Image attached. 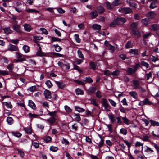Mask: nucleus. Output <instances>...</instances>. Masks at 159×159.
Wrapping results in <instances>:
<instances>
[{"mask_svg":"<svg viewBox=\"0 0 159 159\" xmlns=\"http://www.w3.org/2000/svg\"><path fill=\"white\" fill-rule=\"evenodd\" d=\"M114 21L116 22L118 25H122L126 21V19L120 16L117 17L114 19Z\"/></svg>","mask_w":159,"mask_h":159,"instance_id":"obj_1","label":"nucleus"},{"mask_svg":"<svg viewBox=\"0 0 159 159\" xmlns=\"http://www.w3.org/2000/svg\"><path fill=\"white\" fill-rule=\"evenodd\" d=\"M118 11L125 14H130L133 12L130 8L125 7L119 9Z\"/></svg>","mask_w":159,"mask_h":159,"instance_id":"obj_2","label":"nucleus"},{"mask_svg":"<svg viewBox=\"0 0 159 159\" xmlns=\"http://www.w3.org/2000/svg\"><path fill=\"white\" fill-rule=\"evenodd\" d=\"M8 50L11 51H17L19 50L18 47L11 44L9 45Z\"/></svg>","mask_w":159,"mask_h":159,"instance_id":"obj_3","label":"nucleus"},{"mask_svg":"<svg viewBox=\"0 0 159 159\" xmlns=\"http://www.w3.org/2000/svg\"><path fill=\"white\" fill-rule=\"evenodd\" d=\"M130 34L131 35L137 36L138 38H139L141 36V34L139 30H132L130 32Z\"/></svg>","mask_w":159,"mask_h":159,"instance_id":"obj_4","label":"nucleus"},{"mask_svg":"<svg viewBox=\"0 0 159 159\" xmlns=\"http://www.w3.org/2000/svg\"><path fill=\"white\" fill-rule=\"evenodd\" d=\"M132 82L134 89H138L140 85L139 81L138 80L134 79L132 80Z\"/></svg>","mask_w":159,"mask_h":159,"instance_id":"obj_5","label":"nucleus"},{"mask_svg":"<svg viewBox=\"0 0 159 159\" xmlns=\"http://www.w3.org/2000/svg\"><path fill=\"white\" fill-rule=\"evenodd\" d=\"M97 12L98 11V13L100 14L103 13L105 11V10L104 7L102 6H98L96 10Z\"/></svg>","mask_w":159,"mask_h":159,"instance_id":"obj_6","label":"nucleus"},{"mask_svg":"<svg viewBox=\"0 0 159 159\" xmlns=\"http://www.w3.org/2000/svg\"><path fill=\"white\" fill-rule=\"evenodd\" d=\"M20 26L17 24H16L12 26L13 29L18 33H20L21 32V30H20Z\"/></svg>","mask_w":159,"mask_h":159,"instance_id":"obj_7","label":"nucleus"},{"mask_svg":"<svg viewBox=\"0 0 159 159\" xmlns=\"http://www.w3.org/2000/svg\"><path fill=\"white\" fill-rule=\"evenodd\" d=\"M101 100V104L102 106L103 107H109L110 105L107 100L106 98H102Z\"/></svg>","mask_w":159,"mask_h":159,"instance_id":"obj_8","label":"nucleus"},{"mask_svg":"<svg viewBox=\"0 0 159 159\" xmlns=\"http://www.w3.org/2000/svg\"><path fill=\"white\" fill-rule=\"evenodd\" d=\"M3 30L4 31V33L7 35L11 34L12 32V30H11L10 27H6L3 29Z\"/></svg>","mask_w":159,"mask_h":159,"instance_id":"obj_9","label":"nucleus"},{"mask_svg":"<svg viewBox=\"0 0 159 159\" xmlns=\"http://www.w3.org/2000/svg\"><path fill=\"white\" fill-rule=\"evenodd\" d=\"M44 95L46 98H51V93L50 92L46 89L44 92Z\"/></svg>","mask_w":159,"mask_h":159,"instance_id":"obj_10","label":"nucleus"},{"mask_svg":"<svg viewBox=\"0 0 159 159\" xmlns=\"http://www.w3.org/2000/svg\"><path fill=\"white\" fill-rule=\"evenodd\" d=\"M23 26L25 30L27 32H30L33 29V28L31 27L30 25L26 23L24 24Z\"/></svg>","mask_w":159,"mask_h":159,"instance_id":"obj_11","label":"nucleus"},{"mask_svg":"<svg viewBox=\"0 0 159 159\" xmlns=\"http://www.w3.org/2000/svg\"><path fill=\"white\" fill-rule=\"evenodd\" d=\"M90 15L91 16L92 19L95 18L98 15L97 10H95L92 11L90 13Z\"/></svg>","mask_w":159,"mask_h":159,"instance_id":"obj_12","label":"nucleus"},{"mask_svg":"<svg viewBox=\"0 0 159 159\" xmlns=\"http://www.w3.org/2000/svg\"><path fill=\"white\" fill-rule=\"evenodd\" d=\"M151 30L153 31H157L159 30V25L153 24L151 26Z\"/></svg>","mask_w":159,"mask_h":159,"instance_id":"obj_13","label":"nucleus"},{"mask_svg":"<svg viewBox=\"0 0 159 159\" xmlns=\"http://www.w3.org/2000/svg\"><path fill=\"white\" fill-rule=\"evenodd\" d=\"M155 13L153 11H149L146 13V16L150 18H153L155 16Z\"/></svg>","mask_w":159,"mask_h":159,"instance_id":"obj_14","label":"nucleus"},{"mask_svg":"<svg viewBox=\"0 0 159 159\" xmlns=\"http://www.w3.org/2000/svg\"><path fill=\"white\" fill-rule=\"evenodd\" d=\"M126 72L128 75H132L135 72L133 69L130 67L127 68Z\"/></svg>","mask_w":159,"mask_h":159,"instance_id":"obj_15","label":"nucleus"},{"mask_svg":"<svg viewBox=\"0 0 159 159\" xmlns=\"http://www.w3.org/2000/svg\"><path fill=\"white\" fill-rule=\"evenodd\" d=\"M157 2V0H156L155 1V0H153L151 3L150 5L149 6V7L151 9H153L157 7V6L155 5L156 4Z\"/></svg>","mask_w":159,"mask_h":159,"instance_id":"obj_16","label":"nucleus"},{"mask_svg":"<svg viewBox=\"0 0 159 159\" xmlns=\"http://www.w3.org/2000/svg\"><path fill=\"white\" fill-rule=\"evenodd\" d=\"M129 52L134 54V56H137L139 55L138 50L137 49H131L130 50Z\"/></svg>","mask_w":159,"mask_h":159,"instance_id":"obj_17","label":"nucleus"},{"mask_svg":"<svg viewBox=\"0 0 159 159\" xmlns=\"http://www.w3.org/2000/svg\"><path fill=\"white\" fill-rule=\"evenodd\" d=\"M149 20L148 19L145 18L141 20V22L143 25L146 26L148 25L149 24Z\"/></svg>","mask_w":159,"mask_h":159,"instance_id":"obj_18","label":"nucleus"},{"mask_svg":"<svg viewBox=\"0 0 159 159\" xmlns=\"http://www.w3.org/2000/svg\"><path fill=\"white\" fill-rule=\"evenodd\" d=\"M89 66L91 69L93 70L96 69V64L93 61H91L89 63Z\"/></svg>","mask_w":159,"mask_h":159,"instance_id":"obj_19","label":"nucleus"},{"mask_svg":"<svg viewBox=\"0 0 159 159\" xmlns=\"http://www.w3.org/2000/svg\"><path fill=\"white\" fill-rule=\"evenodd\" d=\"M29 106L34 110L36 109V107L35 104L32 100H29Z\"/></svg>","mask_w":159,"mask_h":159,"instance_id":"obj_20","label":"nucleus"},{"mask_svg":"<svg viewBox=\"0 0 159 159\" xmlns=\"http://www.w3.org/2000/svg\"><path fill=\"white\" fill-rule=\"evenodd\" d=\"M149 122L151 123V125H152L153 126H159V123L158 121H155L151 119L150 120Z\"/></svg>","mask_w":159,"mask_h":159,"instance_id":"obj_21","label":"nucleus"},{"mask_svg":"<svg viewBox=\"0 0 159 159\" xmlns=\"http://www.w3.org/2000/svg\"><path fill=\"white\" fill-rule=\"evenodd\" d=\"M143 105H151L152 104V102L150 101L149 100L148 98H145L143 101Z\"/></svg>","mask_w":159,"mask_h":159,"instance_id":"obj_22","label":"nucleus"},{"mask_svg":"<svg viewBox=\"0 0 159 159\" xmlns=\"http://www.w3.org/2000/svg\"><path fill=\"white\" fill-rule=\"evenodd\" d=\"M75 110L79 112H83L85 111V109L82 108H80L79 106H75Z\"/></svg>","mask_w":159,"mask_h":159,"instance_id":"obj_23","label":"nucleus"},{"mask_svg":"<svg viewBox=\"0 0 159 159\" xmlns=\"http://www.w3.org/2000/svg\"><path fill=\"white\" fill-rule=\"evenodd\" d=\"M77 52L79 57L82 60H84V55L82 53V51L81 50L79 49L78 50Z\"/></svg>","mask_w":159,"mask_h":159,"instance_id":"obj_24","label":"nucleus"},{"mask_svg":"<svg viewBox=\"0 0 159 159\" xmlns=\"http://www.w3.org/2000/svg\"><path fill=\"white\" fill-rule=\"evenodd\" d=\"M74 116L75 117V121L77 122H79L81 120V117L80 114L79 113L76 114L74 113Z\"/></svg>","mask_w":159,"mask_h":159,"instance_id":"obj_25","label":"nucleus"},{"mask_svg":"<svg viewBox=\"0 0 159 159\" xmlns=\"http://www.w3.org/2000/svg\"><path fill=\"white\" fill-rule=\"evenodd\" d=\"M84 80L86 83H91L93 82V80L90 77H86L85 78Z\"/></svg>","mask_w":159,"mask_h":159,"instance_id":"obj_26","label":"nucleus"},{"mask_svg":"<svg viewBox=\"0 0 159 159\" xmlns=\"http://www.w3.org/2000/svg\"><path fill=\"white\" fill-rule=\"evenodd\" d=\"M74 69L78 71V72L80 74H81L83 73V71L80 68V67L76 65L75 64H73Z\"/></svg>","mask_w":159,"mask_h":159,"instance_id":"obj_27","label":"nucleus"},{"mask_svg":"<svg viewBox=\"0 0 159 159\" xmlns=\"http://www.w3.org/2000/svg\"><path fill=\"white\" fill-rule=\"evenodd\" d=\"M108 117L112 123H114L115 121V117L114 115L112 114H109L108 115Z\"/></svg>","mask_w":159,"mask_h":159,"instance_id":"obj_28","label":"nucleus"},{"mask_svg":"<svg viewBox=\"0 0 159 159\" xmlns=\"http://www.w3.org/2000/svg\"><path fill=\"white\" fill-rule=\"evenodd\" d=\"M92 28L95 30H101V26L99 25L94 24L93 25Z\"/></svg>","mask_w":159,"mask_h":159,"instance_id":"obj_29","label":"nucleus"},{"mask_svg":"<svg viewBox=\"0 0 159 159\" xmlns=\"http://www.w3.org/2000/svg\"><path fill=\"white\" fill-rule=\"evenodd\" d=\"M107 47L112 52H113L115 50V48L114 46H112L109 43H107Z\"/></svg>","mask_w":159,"mask_h":159,"instance_id":"obj_30","label":"nucleus"},{"mask_svg":"<svg viewBox=\"0 0 159 159\" xmlns=\"http://www.w3.org/2000/svg\"><path fill=\"white\" fill-rule=\"evenodd\" d=\"M137 24L135 22L132 23L130 25V26L132 30H136L137 29Z\"/></svg>","mask_w":159,"mask_h":159,"instance_id":"obj_31","label":"nucleus"},{"mask_svg":"<svg viewBox=\"0 0 159 159\" xmlns=\"http://www.w3.org/2000/svg\"><path fill=\"white\" fill-rule=\"evenodd\" d=\"M24 130L27 133L29 134H31L32 133V130L31 128V127H27L24 128Z\"/></svg>","mask_w":159,"mask_h":159,"instance_id":"obj_32","label":"nucleus"},{"mask_svg":"<svg viewBox=\"0 0 159 159\" xmlns=\"http://www.w3.org/2000/svg\"><path fill=\"white\" fill-rule=\"evenodd\" d=\"M65 66V69L66 70H68L70 68V64L67 63L66 64H63L62 62H60V67Z\"/></svg>","mask_w":159,"mask_h":159,"instance_id":"obj_33","label":"nucleus"},{"mask_svg":"<svg viewBox=\"0 0 159 159\" xmlns=\"http://www.w3.org/2000/svg\"><path fill=\"white\" fill-rule=\"evenodd\" d=\"M106 7L107 8L108 10H111L113 9L114 7V5H113V4L111 5V3L108 2H107L106 3Z\"/></svg>","mask_w":159,"mask_h":159,"instance_id":"obj_34","label":"nucleus"},{"mask_svg":"<svg viewBox=\"0 0 159 159\" xmlns=\"http://www.w3.org/2000/svg\"><path fill=\"white\" fill-rule=\"evenodd\" d=\"M7 121L8 123L10 125L12 124L13 123V120L11 117H8L7 118Z\"/></svg>","mask_w":159,"mask_h":159,"instance_id":"obj_35","label":"nucleus"},{"mask_svg":"<svg viewBox=\"0 0 159 159\" xmlns=\"http://www.w3.org/2000/svg\"><path fill=\"white\" fill-rule=\"evenodd\" d=\"M120 73V70H116L115 71L112 72L111 74L113 75L114 76H117L119 75Z\"/></svg>","mask_w":159,"mask_h":159,"instance_id":"obj_36","label":"nucleus"},{"mask_svg":"<svg viewBox=\"0 0 159 159\" xmlns=\"http://www.w3.org/2000/svg\"><path fill=\"white\" fill-rule=\"evenodd\" d=\"M26 12L28 13H37L39 12V11L35 9H28L26 10Z\"/></svg>","mask_w":159,"mask_h":159,"instance_id":"obj_37","label":"nucleus"},{"mask_svg":"<svg viewBox=\"0 0 159 159\" xmlns=\"http://www.w3.org/2000/svg\"><path fill=\"white\" fill-rule=\"evenodd\" d=\"M75 92L77 95L79 94L83 95L84 94L83 91L79 88L76 89Z\"/></svg>","mask_w":159,"mask_h":159,"instance_id":"obj_38","label":"nucleus"},{"mask_svg":"<svg viewBox=\"0 0 159 159\" xmlns=\"http://www.w3.org/2000/svg\"><path fill=\"white\" fill-rule=\"evenodd\" d=\"M129 94L135 99H137V94L135 91L130 92H129Z\"/></svg>","mask_w":159,"mask_h":159,"instance_id":"obj_39","label":"nucleus"},{"mask_svg":"<svg viewBox=\"0 0 159 159\" xmlns=\"http://www.w3.org/2000/svg\"><path fill=\"white\" fill-rule=\"evenodd\" d=\"M37 55L38 56H42L44 55V54L41 51V48L39 47V49L36 52Z\"/></svg>","mask_w":159,"mask_h":159,"instance_id":"obj_40","label":"nucleus"},{"mask_svg":"<svg viewBox=\"0 0 159 159\" xmlns=\"http://www.w3.org/2000/svg\"><path fill=\"white\" fill-rule=\"evenodd\" d=\"M61 143L62 144H64L65 145H69L70 143L69 142L63 137L62 138V139L61 140Z\"/></svg>","mask_w":159,"mask_h":159,"instance_id":"obj_41","label":"nucleus"},{"mask_svg":"<svg viewBox=\"0 0 159 159\" xmlns=\"http://www.w3.org/2000/svg\"><path fill=\"white\" fill-rule=\"evenodd\" d=\"M96 90V88L94 87H91L88 89L89 92L92 93H94Z\"/></svg>","mask_w":159,"mask_h":159,"instance_id":"obj_42","label":"nucleus"},{"mask_svg":"<svg viewBox=\"0 0 159 159\" xmlns=\"http://www.w3.org/2000/svg\"><path fill=\"white\" fill-rule=\"evenodd\" d=\"M150 59L152 61L154 62H156L159 60L157 56L156 57L153 55H151V56Z\"/></svg>","mask_w":159,"mask_h":159,"instance_id":"obj_43","label":"nucleus"},{"mask_svg":"<svg viewBox=\"0 0 159 159\" xmlns=\"http://www.w3.org/2000/svg\"><path fill=\"white\" fill-rule=\"evenodd\" d=\"M14 65L13 64H10L8 65L7 68L9 70L10 72H11L14 68Z\"/></svg>","mask_w":159,"mask_h":159,"instance_id":"obj_44","label":"nucleus"},{"mask_svg":"<svg viewBox=\"0 0 159 159\" xmlns=\"http://www.w3.org/2000/svg\"><path fill=\"white\" fill-rule=\"evenodd\" d=\"M68 126L66 123H62L61 124V128L60 127V129H62L63 130H67Z\"/></svg>","mask_w":159,"mask_h":159,"instance_id":"obj_45","label":"nucleus"},{"mask_svg":"<svg viewBox=\"0 0 159 159\" xmlns=\"http://www.w3.org/2000/svg\"><path fill=\"white\" fill-rule=\"evenodd\" d=\"M119 57L123 60H125V59L128 58L127 57L126 55L124 53H122L120 54L119 55Z\"/></svg>","mask_w":159,"mask_h":159,"instance_id":"obj_46","label":"nucleus"},{"mask_svg":"<svg viewBox=\"0 0 159 159\" xmlns=\"http://www.w3.org/2000/svg\"><path fill=\"white\" fill-rule=\"evenodd\" d=\"M65 109L66 112L68 113H70L72 111V110L69 106L65 105L64 107Z\"/></svg>","mask_w":159,"mask_h":159,"instance_id":"obj_47","label":"nucleus"},{"mask_svg":"<svg viewBox=\"0 0 159 159\" xmlns=\"http://www.w3.org/2000/svg\"><path fill=\"white\" fill-rule=\"evenodd\" d=\"M131 42L129 41H128L125 45V47L126 49H128L131 47Z\"/></svg>","mask_w":159,"mask_h":159,"instance_id":"obj_48","label":"nucleus"},{"mask_svg":"<svg viewBox=\"0 0 159 159\" xmlns=\"http://www.w3.org/2000/svg\"><path fill=\"white\" fill-rule=\"evenodd\" d=\"M3 104L6 105L8 108L11 109L12 107V105L10 102L8 103L7 102H3Z\"/></svg>","mask_w":159,"mask_h":159,"instance_id":"obj_49","label":"nucleus"},{"mask_svg":"<svg viewBox=\"0 0 159 159\" xmlns=\"http://www.w3.org/2000/svg\"><path fill=\"white\" fill-rule=\"evenodd\" d=\"M120 133L124 135H126L127 132V130L125 128H122L120 130Z\"/></svg>","mask_w":159,"mask_h":159,"instance_id":"obj_50","label":"nucleus"},{"mask_svg":"<svg viewBox=\"0 0 159 159\" xmlns=\"http://www.w3.org/2000/svg\"><path fill=\"white\" fill-rule=\"evenodd\" d=\"M101 140L99 143V144H98L99 148H101L103 146L104 142V140L102 139V137H101Z\"/></svg>","mask_w":159,"mask_h":159,"instance_id":"obj_51","label":"nucleus"},{"mask_svg":"<svg viewBox=\"0 0 159 159\" xmlns=\"http://www.w3.org/2000/svg\"><path fill=\"white\" fill-rule=\"evenodd\" d=\"M55 119L54 117H51L48 120V121L50 124H52L55 122Z\"/></svg>","mask_w":159,"mask_h":159,"instance_id":"obj_52","label":"nucleus"},{"mask_svg":"<svg viewBox=\"0 0 159 159\" xmlns=\"http://www.w3.org/2000/svg\"><path fill=\"white\" fill-rule=\"evenodd\" d=\"M45 84L48 88H50L52 86V84L49 80H47L45 82Z\"/></svg>","mask_w":159,"mask_h":159,"instance_id":"obj_53","label":"nucleus"},{"mask_svg":"<svg viewBox=\"0 0 159 159\" xmlns=\"http://www.w3.org/2000/svg\"><path fill=\"white\" fill-rule=\"evenodd\" d=\"M17 51L15 53L16 57L18 59L21 58L22 57V55L20 53L19 50Z\"/></svg>","mask_w":159,"mask_h":159,"instance_id":"obj_54","label":"nucleus"},{"mask_svg":"<svg viewBox=\"0 0 159 159\" xmlns=\"http://www.w3.org/2000/svg\"><path fill=\"white\" fill-rule=\"evenodd\" d=\"M140 64L142 66L146 67L147 68H148L149 66V64L144 61H141Z\"/></svg>","mask_w":159,"mask_h":159,"instance_id":"obj_55","label":"nucleus"},{"mask_svg":"<svg viewBox=\"0 0 159 159\" xmlns=\"http://www.w3.org/2000/svg\"><path fill=\"white\" fill-rule=\"evenodd\" d=\"M23 49L25 53H27L30 51L29 47L27 45H24Z\"/></svg>","mask_w":159,"mask_h":159,"instance_id":"obj_56","label":"nucleus"},{"mask_svg":"<svg viewBox=\"0 0 159 159\" xmlns=\"http://www.w3.org/2000/svg\"><path fill=\"white\" fill-rule=\"evenodd\" d=\"M0 75L5 76L8 75L9 74L8 72L6 71L0 70Z\"/></svg>","mask_w":159,"mask_h":159,"instance_id":"obj_57","label":"nucleus"},{"mask_svg":"<svg viewBox=\"0 0 159 159\" xmlns=\"http://www.w3.org/2000/svg\"><path fill=\"white\" fill-rule=\"evenodd\" d=\"M91 104L96 107H98V105L96 102V100L94 98H93L91 101Z\"/></svg>","mask_w":159,"mask_h":159,"instance_id":"obj_58","label":"nucleus"},{"mask_svg":"<svg viewBox=\"0 0 159 159\" xmlns=\"http://www.w3.org/2000/svg\"><path fill=\"white\" fill-rule=\"evenodd\" d=\"M74 82L77 83L79 85H85V84L82 81L79 80H75Z\"/></svg>","mask_w":159,"mask_h":159,"instance_id":"obj_59","label":"nucleus"},{"mask_svg":"<svg viewBox=\"0 0 159 159\" xmlns=\"http://www.w3.org/2000/svg\"><path fill=\"white\" fill-rule=\"evenodd\" d=\"M50 38H51V40L52 42L60 41V39L59 38L52 37H50Z\"/></svg>","mask_w":159,"mask_h":159,"instance_id":"obj_60","label":"nucleus"},{"mask_svg":"<svg viewBox=\"0 0 159 159\" xmlns=\"http://www.w3.org/2000/svg\"><path fill=\"white\" fill-rule=\"evenodd\" d=\"M116 23V22L114 21V20L113 21L109 24V26L111 27H115L116 25H117Z\"/></svg>","mask_w":159,"mask_h":159,"instance_id":"obj_61","label":"nucleus"},{"mask_svg":"<svg viewBox=\"0 0 159 159\" xmlns=\"http://www.w3.org/2000/svg\"><path fill=\"white\" fill-rule=\"evenodd\" d=\"M151 33H147L144 34L143 36V40L144 41V39L148 38L149 37L151 36Z\"/></svg>","mask_w":159,"mask_h":159,"instance_id":"obj_62","label":"nucleus"},{"mask_svg":"<svg viewBox=\"0 0 159 159\" xmlns=\"http://www.w3.org/2000/svg\"><path fill=\"white\" fill-rule=\"evenodd\" d=\"M108 100L112 106L114 107L116 106V103L114 102V101L110 99H108Z\"/></svg>","mask_w":159,"mask_h":159,"instance_id":"obj_63","label":"nucleus"},{"mask_svg":"<svg viewBox=\"0 0 159 159\" xmlns=\"http://www.w3.org/2000/svg\"><path fill=\"white\" fill-rule=\"evenodd\" d=\"M75 37L77 42L80 43L81 42V39L79 37L78 34H75Z\"/></svg>","mask_w":159,"mask_h":159,"instance_id":"obj_64","label":"nucleus"}]
</instances>
